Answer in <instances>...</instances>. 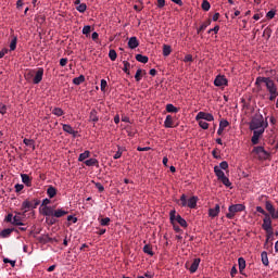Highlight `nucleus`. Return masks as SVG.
<instances>
[{"label":"nucleus","mask_w":278,"mask_h":278,"mask_svg":"<svg viewBox=\"0 0 278 278\" xmlns=\"http://www.w3.org/2000/svg\"><path fill=\"white\" fill-rule=\"evenodd\" d=\"M195 121H207L212 123L214 121V115L212 113L199 112L195 116Z\"/></svg>","instance_id":"10"},{"label":"nucleus","mask_w":278,"mask_h":278,"mask_svg":"<svg viewBox=\"0 0 278 278\" xmlns=\"http://www.w3.org/2000/svg\"><path fill=\"white\" fill-rule=\"evenodd\" d=\"M142 75H147V72L143 70H137L136 75H135V79L136 81H140L142 79Z\"/></svg>","instance_id":"36"},{"label":"nucleus","mask_w":278,"mask_h":278,"mask_svg":"<svg viewBox=\"0 0 278 278\" xmlns=\"http://www.w3.org/2000/svg\"><path fill=\"white\" fill-rule=\"evenodd\" d=\"M42 214L43 216H53L58 219V218H64V216L68 214V211L64 208L54 210L53 206H43Z\"/></svg>","instance_id":"3"},{"label":"nucleus","mask_w":278,"mask_h":278,"mask_svg":"<svg viewBox=\"0 0 278 278\" xmlns=\"http://www.w3.org/2000/svg\"><path fill=\"white\" fill-rule=\"evenodd\" d=\"M172 52H173V49L170 48V46L168 45L163 46V55L165 58H168V55H170Z\"/></svg>","instance_id":"35"},{"label":"nucleus","mask_w":278,"mask_h":278,"mask_svg":"<svg viewBox=\"0 0 278 278\" xmlns=\"http://www.w3.org/2000/svg\"><path fill=\"white\" fill-rule=\"evenodd\" d=\"M268 127V118L264 121V115L262 113H256L249 123L250 130H260Z\"/></svg>","instance_id":"1"},{"label":"nucleus","mask_w":278,"mask_h":278,"mask_svg":"<svg viewBox=\"0 0 278 278\" xmlns=\"http://www.w3.org/2000/svg\"><path fill=\"white\" fill-rule=\"evenodd\" d=\"M238 264L240 275H244V268H247V261L244 260V257H239Z\"/></svg>","instance_id":"17"},{"label":"nucleus","mask_w":278,"mask_h":278,"mask_svg":"<svg viewBox=\"0 0 278 278\" xmlns=\"http://www.w3.org/2000/svg\"><path fill=\"white\" fill-rule=\"evenodd\" d=\"M63 127V131H65V134H70L71 136H73V138H75L77 136V130L73 129L72 125L68 124H61Z\"/></svg>","instance_id":"12"},{"label":"nucleus","mask_w":278,"mask_h":278,"mask_svg":"<svg viewBox=\"0 0 278 278\" xmlns=\"http://www.w3.org/2000/svg\"><path fill=\"white\" fill-rule=\"evenodd\" d=\"M201 8L202 10H204V12H210V8H212V4H210V1L203 0Z\"/></svg>","instance_id":"40"},{"label":"nucleus","mask_w":278,"mask_h":278,"mask_svg":"<svg viewBox=\"0 0 278 278\" xmlns=\"http://www.w3.org/2000/svg\"><path fill=\"white\" fill-rule=\"evenodd\" d=\"M31 206H33L31 201L26 200L22 203L21 210L24 211V214H27V212H29V210H31Z\"/></svg>","instance_id":"19"},{"label":"nucleus","mask_w":278,"mask_h":278,"mask_svg":"<svg viewBox=\"0 0 278 278\" xmlns=\"http://www.w3.org/2000/svg\"><path fill=\"white\" fill-rule=\"evenodd\" d=\"M45 76V68L39 67L37 71H35L33 76V84L38 85L40 81H42V77Z\"/></svg>","instance_id":"8"},{"label":"nucleus","mask_w":278,"mask_h":278,"mask_svg":"<svg viewBox=\"0 0 278 278\" xmlns=\"http://www.w3.org/2000/svg\"><path fill=\"white\" fill-rule=\"evenodd\" d=\"M137 62H141V64H147L149 62V56L142 54H136Z\"/></svg>","instance_id":"29"},{"label":"nucleus","mask_w":278,"mask_h":278,"mask_svg":"<svg viewBox=\"0 0 278 278\" xmlns=\"http://www.w3.org/2000/svg\"><path fill=\"white\" fill-rule=\"evenodd\" d=\"M77 12H80V14H84L86 10H88V5L86 3H80L78 7H76Z\"/></svg>","instance_id":"46"},{"label":"nucleus","mask_w":278,"mask_h":278,"mask_svg":"<svg viewBox=\"0 0 278 278\" xmlns=\"http://www.w3.org/2000/svg\"><path fill=\"white\" fill-rule=\"evenodd\" d=\"M90 31H91L90 25L84 26V28H83V34H84L85 36H88V34H90Z\"/></svg>","instance_id":"60"},{"label":"nucleus","mask_w":278,"mask_h":278,"mask_svg":"<svg viewBox=\"0 0 278 278\" xmlns=\"http://www.w3.org/2000/svg\"><path fill=\"white\" fill-rule=\"evenodd\" d=\"M210 25H212V20H207L206 22H204V23L198 28V34H201V31H205V29H207V27H210Z\"/></svg>","instance_id":"26"},{"label":"nucleus","mask_w":278,"mask_h":278,"mask_svg":"<svg viewBox=\"0 0 278 278\" xmlns=\"http://www.w3.org/2000/svg\"><path fill=\"white\" fill-rule=\"evenodd\" d=\"M228 81L225 76H217L214 80V86H217V88H220L222 86H227Z\"/></svg>","instance_id":"13"},{"label":"nucleus","mask_w":278,"mask_h":278,"mask_svg":"<svg viewBox=\"0 0 278 278\" xmlns=\"http://www.w3.org/2000/svg\"><path fill=\"white\" fill-rule=\"evenodd\" d=\"M5 222L11 223L12 225V223H14V215L12 213H9L5 217Z\"/></svg>","instance_id":"58"},{"label":"nucleus","mask_w":278,"mask_h":278,"mask_svg":"<svg viewBox=\"0 0 278 278\" xmlns=\"http://www.w3.org/2000/svg\"><path fill=\"white\" fill-rule=\"evenodd\" d=\"M90 157V151L86 150L85 152L80 153L78 156V162H84Z\"/></svg>","instance_id":"32"},{"label":"nucleus","mask_w":278,"mask_h":278,"mask_svg":"<svg viewBox=\"0 0 278 278\" xmlns=\"http://www.w3.org/2000/svg\"><path fill=\"white\" fill-rule=\"evenodd\" d=\"M123 64H124V67H123L124 73H126V75H131V73L129 72V68H131V63L124 61Z\"/></svg>","instance_id":"39"},{"label":"nucleus","mask_w":278,"mask_h":278,"mask_svg":"<svg viewBox=\"0 0 278 278\" xmlns=\"http://www.w3.org/2000/svg\"><path fill=\"white\" fill-rule=\"evenodd\" d=\"M247 210V206L244 204H232L228 207L229 213L226 214V218H229V220L233 219L236 214L238 212H244Z\"/></svg>","instance_id":"5"},{"label":"nucleus","mask_w":278,"mask_h":278,"mask_svg":"<svg viewBox=\"0 0 278 278\" xmlns=\"http://www.w3.org/2000/svg\"><path fill=\"white\" fill-rule=\"evenodd\" d=\"M46 223L49 225H55L58 223V219L53 216H46Z\"/></svg>","instance_id":"47"},{"label":"nucleus","mask_w":278,"mask_h":278,"mask_svg":"<svg viewBox=\"0 0 278 278\" xmlns=\"http://www.w3.org/2000/svg\"><path fill=\"white\" fill-rule=\"evenodd\" d=\"M252 153H255L258 160H268V157H270V153H268V151H266L262 146L254 147Z\"/></svg>","instance_id":"6"},{"label":"nucleus","mask_w":278,"mask_h":278,"mask_svg":"<svg viewBox=\"0 0 278 278\" xmlns=\"http://www.w3.org/2000/svg\"><path fill=\"white\" fill-rule=\"evenodd\" d=\"M256 212L263 214V216H269L270 214L266 213L262 206H256Z\"/></svg>","instance_id":"59"},{"label":"nucleus","mask_w":278,"mask_h":278,"mask_svg":"<svg viewBox=\"0 0 278 278\" xmlns=\"http://www.w3.org/2000/svg\"><path fill=\"white\" fill-rule=\"evenodd\" d=\"M25 218V213L15 212V216H13L12 225L16 227H24L25 224L23 223V219Z\"/></svg>","instance_id":"7"},{"label":"nucleus","mask_w":278,"mask_h":278,"mask_svg":"<svg viewBox=\"0 0 278 278\" xmlns=\"http://www.w3.org/2000/svg\"><path fill=\"white\" fill-rule=\"evenodd\" d=\"M17 42H18V38L16 36H13V38L10 42V51H16Z\"/></svg>","instance_id":"33"},{"label":"nucleus","mask_w":278,"mask_h":278,"mask_svg":"<svg viewBox=\"0 0 278 278\" xmlns=\"http://www.w3.org/2000/svg\"><path fill=\"white\" fill-rule=\"evenodd\" d=\"M30 203L33 205L31 210H36V207H38V205H40V200L35 199V200L30 201Z\"/></svg>","instance_id":"57"},{"label":"nucleus","mask_w":278,"mask_h":278,"mask_svg":"<svg viewBox=\"0 0 278 278\" xmlns=\"http://www.w3.org/2000/svg\"><path fill=\"white\" fill-rule=\"evenodd\" d=\"M166 112L172 113V114H177V112H179V109H177L173 104H167L166 105Z\"/></svg>","instance_id":"38"},{"label":"nucleus","mask_w":278,"mask_h":278,"mask_svg":"<svg viewBox=\"0 0 278 278\" xmlns=\"http://www.w3.org/2000/svg\"><path fill=\"white\" fill-rule=\"evenodd\" d=\"M0 114H8V105L0 103Z\"/></svg>","instance_id":"54"},{"label":"nucleus","mask_w":278,"mask_h":278,"mask_svg":"<svg viewBox=\"0 0 278 278\" xmlns=\"http://www.w3.org/2000/svg\"><path fill=\"white\" fill-rule=\"evenodd\" d=\"M12 231H14V228H5V229L1 230L0 237L10 238V236H12Z\"/></svg>","instance_id":"20"},{"label":"nucleus","mask_w":278,"mask_h":278,"mask_svg":"<svg viewBox=\"0 0 278 278\" xmlns=\"http://www.w3.org/2000/svg\"><path fill=\"white\" fill-rule=\"evenodd\" d=\"M143 253H146L147 255H151V257L155 255V253H153V247H151V244H146L143 247Z\"/></svg>","instance_id":"28"},{"label":"nucleus","mask_w":278,"mask_h":278,"mask_svg":"<svg viewBox=\"0 0 278 278\" xmlns=\"http://www.w3.org/2000/svg\"><path fill=\"white\" fill-rule=\"evenodd\" d=\"M199 126L202 128V129H208L210 128V124L203 119H199Z\"/></svg>","instance_id":"50"},{"label":"nucleus","mask_w":278,"mask_h":278,"mask_svg":"<svg viewBox=\"0 0 278 278\" xmlns=\"http://www.w3.org/2000/svg\"><path fill=\"white\" fill-rule=\"evenodd\" d=\"M218 214H220V205L218 204H216L214 208L208 210V216H211V218H216Z\"/></svg>","instance_id":"16"},{"label":"nucleus","mask_w":278,"mask_h":278,"mask_svg":"<svg viewBox=\"0 0 278 278\" xmlns=\"http://www.w3.org/2000/svg\"><path fill=\"white\" fill-rule=\"evenodd\" d=\"M262 84H265L267 92H277V84H275V80H273L270 77H262L258 76L255 80V86H261Z\"/></svg>","instance_id":"2"},{"label":"nucleus","mask_w":278,"mask_h":278,"mask_svg":"<svg viewBox=\"0 0 278 278\" xmlns=\"http://www.w3.org/2000/svg\"><path fill=\"white\" fill-rule=\"evenodd\" d=\"M118 150H117V152L114 154V159L115 160H121V157H122V155H123V151H125V149L123 148V147H121V146H118V148H117Z\"/></svg>","instance_id":"44"},{"label":"nucleus","mask_w":278,"mask_h":278,"mask_svg":"<svg viewBox=\"0 0 278 278\" xmlns=\"http://www.w3.org/2000/svg\"><path fill=\"white\" fill-rule=\"evenodd\" d=\"M219 181H222V184L226 186V188H231V181L227 178V176L219 178Z\"/></svg>","instance_id":"43"},{"label":"nucleus","mask_w":278,"mask_h":278,"mask_svg":"<svg viewBox=\"0 0 278 278\" xmlns=\"http://www.w3.org/2000/svg\"><path fill=\"white\" fill-rule=\"evenodd\" d=\"M97 110H91L90 115H89V119L91 121V123H99V115H97Z\"/></svg>","instance_id":"25"},{"label":"nucleus","mask_w":278,"mask_h":278,"mask_svg":"<svg viewBox=\"0 0 278 278\" xmlns=\"http://www.w3.org/2000/svg\"><path fill=\"white\" fill-rule=\"evenodd\" d=\"M278 98V91H271L269 92V101H275V99Z\"/></svg>","instance_id":"55"},{"label":"nucleus","mask_w":278,"mask_h":278,"mask_svg":"<svg viewBox=\"0 0 278 278\" xmlns=\"http://www.w3.org/2000/svg\"><path fill=\"white\" fill-rule=\"evenodd\" d=\"M86 166H97L99 167V160L97 159H89L85 161Z\"/></svg>","instance_id":"31"},{"label":"nucleus","mask_w":278,"mask_h":278,"mask_svg":"<svg viewBox=\"0 0 278 278\" xmlns=\"http://www.w3.org/2000/svg\"><path fill=\"white\" fill-rule=\"evenodd\" d=\"M47 194H48L49 199H53L55 197V194H58V189H55V187H53V186H50L47 189Z\"/></svg>","instance_id":"22"},{"label":"nucleus","mask_w":278,"mask_h":278,"mask_svg":"<svg viewBox=\"0 0 278 278\" xmlns=\"http://www.w3.org/2000/svg\"><path fill=\"white\" fill-rule=\"evenodd\" d=\"M261 260H262V264L264 266H268L269 262H268V253L267 252H262Z\"/></svg>","instance_id":"37"},{"label":"nucleus","mask_w":278,"mask_h":278,"mask_svg":"<svg viewBox=\"0 0 278 278\" xmlns=\"http://www.w3.org/2000/svg\"><path fill=\"white\" fill-rule=\"evenodd\" d=\"M193 58H192V54H187L184 59V62H193Z\"/></svg>","instance_id":"64"},{"label":"nucleus","mask_w":278,"mask_h":278,"mask_svg":"<svg viewBox=\"0 0 278 278\" xmlns=\"http://www.w3.org/2000/svg\"><path fill=\"white\" fill-rule=\"evenodd\" d=\"M23 142H24V144H25L26 147H31L33 149H36V146L34 144V140L25 138V139L23 140Z\"/></svg>","instance_id":"48"},{"label":"nucleus","mask_w":278,"mask_h":278,"mask_svg":"<svg viewBox=\"0 0 278 278\" xmlns=\"http://www.w3.org/2000/svg\"><path fill=\"white\" fill-rule=\"evenodd\" d=\"M218 168H220L222 170H227V168H229V163H227V161H223Z\"/></svg>","instance_id":"52"},{"label":"nucleus","mask_w":278,"mask_h":278,"mask_svg":"<svg viewBox=\"0 0 278 278\" xmlns=\"http://www.w3.org/2000/svg\"><path fill=\"white\" fill-rule=\"evenodd\" d=\"M265 210L268 211L269 215H271L276 211L275 206L270 201L265 202Z\"/></svg>","instance_id":"30"},{"label":"nucleus","mask_w":278,"mask_h":278,"mask_svg":"<svg viewBox=\"0 0 278 278\" xmlns=\"http://www.w3.org/2000/svg\"><path fill=\"white\" fill-rule=\"evenodd\" d=\"M275 14H277V13L274 10H270V11L267 12L266 16L268 18H275Z\"/></svg>","instance_id":"63"},{"label":"nucleus","mask_w":278,"mask_h":278,"mask_svg":"<svg viewBox=\"0 0 278 278\" xmlns=\"http://www.w3.org/2000/svg\"><path fill=\"white\" fill-rule=\"evenodd\" d=\"M214 173L218 180H220L223 177H225V172H223V169L220 167H218V165H216L214 167Z\"/></svg>","instance_id":"21"},{"label":"nucleus","mask_w":278,"mask_h":278,"mask_svg":"<svg viewBox=\"0 0 278 278\" xmlns=\"http://www.w3.org/2000/svg\"><path fill=\"white\" fill-rule=\"evenodd\" d=\"M109 58L111 62H116V58H118V54L116 53V50H110L109 51Z\"/></svg>","instance_id":"42"},{"label":"nucleus","mask_w":278,"mask_h":278,"mask_svg":"<svg viewBox=\"0 0 278 278\" xmlns=\"http://www.w3.org/2000/svg\"><path fill=\"white\" fill-rule=\"evenodd\" d=\"M38 241H39V242H42L43 244H47V243H49V242H58V240H55V239L49 237V235H45V236H42V237H39V238H38Z\"/></svg>","instance_id":"18"},{"label":"nucleus","mask_w":278,"mask_h":278,"mask_svg":"<svg viewBox=\"0 0 278 278\" xmlns=\"http://www.w3.org/2000/svg\"><path fill=\"white\" fill-rule=\"evenodd\" d=\"M52 114H54V116H64V110H62L60 108H54L52 110Z\"/></svg>","instance_id":"45"},{"label":"nucleus","mask_w":278,"mask_h":278,"mask_svg":"<svg viewBox=\"0 0 278 278\" xmlns=\"http://www.w3.org/2000/svg\"><path fill=\"white\" fill-rule=\"evenodd\" d=\"M266 243L270 242V240H274L273 238V230L266 232Z\"/></svg>","instance_id":"61"},{"label":"nucleus","mask_w":278,"mask_h":278,"mask_svg":"<svg viewBox=\"0 0 278 278\" xmlns=\"http://www.w3.org/2000/svg\"><path fill=\"white\" fill-rule=\"evenodd\" d=\"M110 222H111L110 217H105V218L100 219V225L102 227H108L110 225Z\"/></svg>","instance_id":"49"},{"label":"nucleus","mask_w":278,"mask_h":278,"mask_svg":"<svg viewBox=\"0 0 278 278\" xmlns=\"http://www.w3.org/2000/svg\"><path fill=\"white\" fill-rule=\"evenodd\" d=\"M84 81H86V77L84 75H80L73 79V84H75V86H79L80 84H84Z\"/></svg>","instance_id":"34"},{"label":"nucleus","mask_w":278,"mask_h":278,"mask_svg":"<svg viewBox=\"0 0 278 278\" xmlns=\"http://www.w3.org/2000/svg\"><path fill=\"white\" fill-rule=\"evenodd\" d=\"M21 177H22L23 184H25V186L29 188V186H31V178L29 177V175L21 174Z\"/></svg>","instance_id":"23"},{"label":"nucleus","mask_w":278,"mask_h":278,"mask_svg":"<svg viewBox=\"0 0 278 278\" xmlns=\"http://www.w3.org/2000/svg\"><path fill=\"white\" fill-rule=\"evenodd\" d=\"M219 127H222V129H225L226 127H229V122L227 119H222L219 122Z\"/></svg>","instance_id":"56"},{"label":"nucleus","mask_w":278,"mask_h":278,"mask_svg":"<svg viewBox=\"0 0 278 278\" xmlns=\"http://www.w3.org/2000/svg\"><path fill=\"white\" fill-rule=\"evenodd\" d=\"M262 229L264 231H273V219L270 218V215H267L263 219Z\"/></svg>","instance_id":"9"},{"label":"nucleus","mask_w":278,"mask_h":278,"mask_svg":"<svg viewBox=\"0 0 278 278\" xmlns=\"http://www.w3.org/2000/svg\"><path fill=\"white\" fill-rule=\"evenodd\" d=\"M199 264H201V258H194L190 267L188 268L190 273L194 274L199 270Z\"/></svg>","instance_id":"15"},{"label":"nucleus","mask_w":278,"mask_h":278,"mask_svg":"<svg viewBox=\"0 0 278 278\" xmlns=\"http://www.w3.org/2000/svg\"><path fill=\"white\" fill-rule=\"evenodd\" d=\"M34 73L35 71L33 70L25 74V78L27 79V81H30L31 79H34Z\"/></svg>","instance_id":"53"},{"label":"nucleus","mask_w":278,"mask_h":278,"mask_svg":"<svg viewBox=\"0 0 278 278\" xmlns=\"http://www.w3.org/2000/svg\"><path fill=\"white\" fill-rule=\"evenodd\" d=\"M176 214H177V211H175V210H172L169 212V220H170L172 225H175V220H177Z\"/></svg>","instance_id":"41"},{"label":"nucleus","mask_w":278,"mask_h":278,"mask_svg":"<svg viewBox=\"0 0 278 278\" xmlns=\"http://www.w3.org/2000/svg\"><path fill=\"white\" fill-rule=\"evenodd\" d=\"M176 222L178 223V225H180V227H184L185 229L186 227H188V222H186V219H184L181 215L176 216Z\"/></svg>","instance_id":"27"},{"label":"nucleus","mask_w":278,"mask_h":278,"mask_svg":"<svg viewBox=\"0 0 278 278\" xmlns=\"http://www.w3.org/2000/svg\"><path fill=\"white\" fill-rule=\"evenodd\" d=\"M197 201H199V198L197 197H191L188 199L186 194H182L178 203L181 205V207H190V210H194V207H197Z\"/></svg>","instance_id":"4"},{"label":"nucleus","mask_w":278,"mask_h":278,"mask_svg":"<svg viewBox=\"0 0 278 278\" xmlns=\"http://www.w3.org/2000/svg\"><path fill=\"white\" fill-rule=\"evenodd\" d=\"M128 47L129 49H137V47H140V41H138L137 37H130L128 40Z\"/></svg>","instance_id":"14"},{"label":"nucleus","mask_w":278,"mask_h":278,"mask_svg":"<svg viewBox=\"0 0 278 278\" xmlns=\"http://www.w3.org/2000/svg\"><path fill=\"white\" fill-rule=\"evenodd\" d=\"M253 131V136L251 138V142L252 144H260V137L264 136V128H261L258 130H252Z\"/></svg>","instance_id":"11"},{"label":"nucleus","mask_w":278,"mask_h":278,"mask_svg":"<svg viewBox=\"0 0 278 278\" xmlns=\"http://www.w3.org/2000/svg\"><path fill=\"white\" fill-rule=\"evenodd\" d=\"M105 88H108V80L101 79L100 89L102 92H105Z\"/></svg>","instance_id":"51"},{"label":"nucleus","mask_w":278,"mask_h":278,"mask_svg":"<svg viewBox=\"0 0 278 278\" xmlns=\"http://www.w3.org/2000/svg\"><path fill=\"white\" fill-rule=\"evenodd\" d=\"M23 188H25L24 185L16 184V185H15V192H21V191L23 190Z\"/></svg>","instance_id":"62"},{"label":"nucleus","mask_w":278,"mask_h":278,"mask_svg":"<svg viewBox=\"0 0 278 278\" xmlns=\"http://www.w3.org/2000/svg\"><path fill=\"white\" fill-rule=\"evenodd\" d=\"M173 116L172 115H167L164 122V127H166V129H170L173 128Z\"/></svg>","instance_id":"24"}]
</instances>
